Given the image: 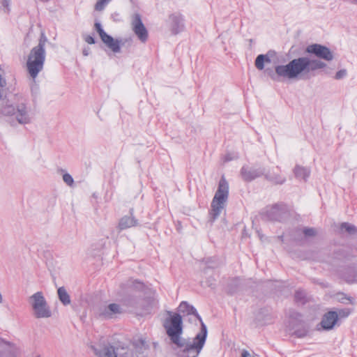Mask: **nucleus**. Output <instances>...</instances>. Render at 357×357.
<instances>
[{
    "label": "nucleus",
    "instance_id": "nucleus-1",
    "mask_svg": "<svg viewBox=\"0 0 357 357\" xmlns=\"http://www.w3.org/2000/svg\"><path fill=\"white\" fill-rule=\"evenodd\" d=\"M162 326L173 348L177 350L178 357H197L201 352L207 337V328L202 322L200 331L194 338L186 340L182 337L183 321L181 315L168 312V317Z\"/></svg>",
    "mask_w": 357,
    "mask_h": 357
},
{
    "label": "nucleus",
    "instance_id": "nucleus-2",
    "mask_svg": "<svg viewBox=\"0 0 357 357\" xmlns=\"http://www.w3.org/2000/svg\"><path fill=\"white\" fill-rule=\"evenodd\" d=\"M326 64L317 59H310L308 56L294 59L286 65H278L275 71L267 68L265 73L274 81H279L280 77L295 79L310 77L314 72L323 69Z\"/></svg>",
    "mask_w": 357,
    "mask_h": 357
},
{
    "label": "nucleus",
    "instance_id": "nucleus-3",
    "mask_svg": "<svg viewBox=\"0 0 357 357\" xmlns=\"http://www.w3.org/2000/svg\"><path fill=\"white\" fill-rule=\"evenodd\" d=\"M0 114L13 116L20 124L31 123L33 114L26 100L20 96L14 95L0 108Z\"/></svg>",
    "mask_w": 357,
    "mask_h": 357
},
{
    "label": "nucleus",
    "instance_id": "nucleus-4",
    "mask_svg": "<svg viewBox=\"0 0 357 357\" xmlns=\"http://www.w3.org/2000/svg\"><path fill=\"white\" fill-rule=\"evenodd\" d=\"M139 346L135 344L126 345L121 343H115L105 346L99 350H96L97 357H138L139 353L146 349L145 342L139 341Z\"/></svg>",
    "mask_w": 357,
    "mask_h": 357
},
{
    "label": "nucleus",
    "instance_id": "nucleus-5",
    "mask_svg": "<svg viewBox=\"0 0 357 357\" xmlns=\"http://www.w3.org/2000/svg\"><path fill=\"white\" fill-rule=\"evenodd\" d=\"M229 183L225 176L219 181L218 188L211 203L210 216L211 221L215 220L225 211L229 198Z\"/></svg>",
    "mask_w": 357,
    "mask_h": 357
},
{
    "label": "nucleus",
    "instance_id": "nucleus-6",
    "mask_svg": "<svg viewBox=\"0 0 357 357\" xmlns=\"http://www.w3.org/2000/svg\"><path fill=\"white\" fill-rule=\"evenodd\" d=\"M33 316L36 319H48L52 312L42 291H37L28 298Z\"/></svg>",
    "mask_w": 357,
    "mask_h": 357
},
{
    "label": "nucleus",
    "instance_id": "nucleus-7",
    "mask_svg": "<svg viewBox=\"0 0 357 357\" xmlns=\"http://www.w3.org/2000/svg\"><path fill=\"white\" fill-rule=\"evenodd\" d=\"M45 60V50L33 47L28 55L26 69L32 79H35L43 69Z\"/></svg>",
    "mask_w": 357,
    "mask_h": 357
},
{
    "label": "nucleus",
    "instance_id": "nucleus-8",
    "mask_svg": "<svg viewBox=\"0 0 357 357\" xmlns=\"http://www.w3.org/2000/svg\"><path fill=\"white\" fill-rule=\"evenodd\" d=\"M305 52L314 55L317 57L316 59L321 62V59L326 61H331L334 58L333 52L328 47L317 43L309 45L307 46ZM308 58L310 59V57ZM310 59H314L310 58ZM324 63L326 65L325 62ZM326 67V66L324 68Z\"/></svg>",
    "mask_w": 357,
    "mask_h": 357
},
{
    "label": "nucleus",
    "instance_id": "nucleus-9",
    "mask_svg": "<svg viewBox=\"0 0 357 357\" xmlns=\"http://www.w3.org/2000/svg\"><path fill=\"white\" fill-rule=\"evenodd\" d=\"M95 29L98 33L101 40L103 43L114 53L121 52V40L114 39L111 36L108 35L102 29L100 23H95Z\"/></svg>",
    "mask_w": 357,
    "mask_h": 357
},
{
    "label": "nucleus",
    "instance_id": "nucleus-10",
    "mask_svg": "<svg viewBox=\"0 0 357 357\" xmlns=\"http://www.w3.org/2000/svg\"><path fill=\"white\" fill-rule=\"evenodd\" d=\"M130 24L131 29L137 38L142 43H146L149 38V33L139 13H135L132 15Z\"/></svg>",
    "mask_w": 357,
    "mask_h": 357
},
{
    "label": "nucleus",
    "instance_id": "nucleus-11",
    "mask_svg": "<svg viewBox=\"0 0 357 357\" xmlns=\"http://www.w3.org/2000/svg\"><path fill=\"white\" fill-rule=\"evenodd\" d=\"M123 313L122 307L118 303H105L98 307V314L99 317L105 319H111L116 318L117 316Z\"/></svg>",
    "mask_w": 357,
    "mask_h": 357
},
{
    "label": "nucleus",
    "instance_id": "nucleus-12",
    "mask_svg": "<svg viewBox=\"0 0 357 357\" xmlns=\"http://www.w3.org/2000/svg\"><path fill=\"white\" fill-rule=\"evenodd\" d=\"M302 316L296 312H293L290 315V326L289 331H293L292 334L297 337H303L307 333V329L303 324L301 323Z\"/></svg>",
    "mask_w": 357,
    "mask_h": 357
},
{
    "label": "nucleus",
    "instance_id": "nucleus-13",
    "mask_svg": "<svg viewBox=\"0 0 357 357\" xmlns=\"http://www.w3.org/2000/svg\"><path fill=\"white\" fill-rule=\"evenodd\" d=\"M338 315L336 311H329L323 315L320 322L321 328L324 331L332 330L337 323Z\"/></svg>",
    "mask_w": 357,
    "mask_h": 357
},
{
    "label": "nucleus",
    "instance_id": "nucleus-14",
    "mask_svg": "<svg viewBox=\"0 0 357 357\" xmlns=\"http://www.w3.org/2000/svg\"><path fill=\"white\" fill-rule=\"evenodd\" d=\"M168 26L172 33L176 35L184 30V24L182 17L178 14H172L169 16Z\"/></svg>",
    "mask_w": 357,
    "mask_h": 357
},
{
    "label": "nucleus",
    "instance_id": "nucleus-15",
    "mask_svg": "<svg viewBox=\"0 0 357 357\" xmlns=\"http://www.w3.org/2000/svg\"><path fill=\"white\" fill-rule=\"evenodd\" d=\"M8 91L7 82L3 76V72L0 69V108L8 102L10 98L6 99Z\"/></svg>",
    "mask_w": 357,
    "mask_h": 357
},
{
    "label": "nucleus",
    "instance_id": "nucleus-16",
    "mask_svg": "<svg viewBox=\"0 0 357 357\" xmlns=\"http://www.w3.org/2000/svg\"><path fill=\"white\" fill-rule=\"evenodd\" d=\"M293 172L296 178L303 179L305 181L310 176V168L296 165L293 169Z\"/></svg>",
    "mask_w": 357,
    "mask_h": 357
},
{
    "label": "nucleus",
    "instance_id": "nucleus-17",
    "mask_svg": "<svg viewBox=\"0 0 357 357\" xmlns=\"http://www.w3.org/2000/svg\"><path fill=\"white\" fill-rule=\"evenodd\" d=\"M264 175L266 180L275 185H282L286 181V178L277 172L269 171Z\"/></svg>",
    "mask_w": 357,
    "mask_h": 357
},
{
    "label": "nucleus",
    "instance_id": "nucleus-18",
    "mask_svg": "<svg viewBox=\"0 0 357 357\" xmlns=\"http://www.w3.org/2000/svg\"><path fill=\"white\" fill-rule=\"evenodd\" d=\"M137 220L132 216H124L123 217L119 223V228L120 230H124L132 227L136 226Z\"/></svg>",
    "mask_w": 357,
    "mask_h": 357
},
{
    "label": "nucleus",
    "instance_id": "nucleus-19",
    "mask_svg": "<svg viewBox=\"0 0 357 357\" xmlns=\"http://www.w3.org/2000/svg\"><path fill=\"white\" fill-rule=\"evenodd\" d=\"M243 284V282L238 278H232L227 283V291L230 294L238 292Z\"/></svg>",
    "mask_w": 357,
    "mask_h": 357
},
{
    "label": "nucleus",
    "instance_id": "nucleus-20",
    "mask_svg": "<svg viewBox=\"0 0 357 357\" xmlns=\"http://www.w3.org/2000/svg\"><path fill=\"white\" fill-rule=\"evenodd\" d=\"M281 213L282 208L278 205L273 206L267 210L268 218L271 220L280 221L281 220Z\"/></svg>",
    "mask_w": 357,
    "mask_h": 357
},
{
    "label": "nucleus",
    "instance_id": "nucleus-21",
    "mask_svg": "<svg viewBox=\"0 0 357 357\" xmlns=\"http://www.w3.org/2000/svg\"><path fill=\"white\" fill-rule=\"evenodd\" d=\"M59 301L64 305H69L71 302L70 296L66 289L63 287H59L57 290Z\"/></svg>",
    "mask_w": 357,
    "mask_h": 357
},
{
    "label": "nucleus",
    "instance_id": "nucleus-22",
    "mask_svg": "<svg viewBox=\"0 0 357 357\" xmlns=\"http://www.w3.org/2000/svg\"><path fill=\"white\" fill-rule=\"evenodd\" d=\"M178 310L181 312L183 313H187L188 314H195L196 317H197L199 319L200 317L197 314L196 310L191 305H188L186 302H182L178 307ZM201 323L203 322L202 320Z\"/></svg>",
    "mask_w": 357,
    "mask_h": 357
},
{
    "label": "nucleus",
    "instance_id": "nucleus-23",
    "mask_svg": "<svg viewBox=\"0 0 357 357\" xmlns=\"http://www.w3.org/2000/svg\"><path fill=\"white\" fill-rule=\"evenodd\" d=\"M59 172L62 176L63 181L69 187L74 186V179L72 176L68 174L65 169H60Z\"/></svg>",
    "mask_w": 357,
    "mask_h": 357
},
{
    "label": "nucleus",
    "instance_id": "nucleus-24",
    "mask_svg": "<svg viewBox=\"0 0 357 357\" xmlns=\"http://www.w3.org/2000/svg\"><path fill=\"white\" fill-rule=\"evenodd\" d=\"M296 232L299 234V236H303L304 238L314 236L316 234L314 229L307 227L296 229Z\"/></svg>",
    "mask_w": 357,
    "mask_h": 357
},
{
    "label": "nucleus",
    "instance_id": "nucleus-25",
    "mask_svg": "<svg viewBox=\"0 0 357 357\" xmlns=\"http://www.w3.org/2000/svg\"><path fill=\"white\" fill-rule=\"evenodd\" d=\"M262 174H264V169H251L247 172V181H252Z\"/></svg>",
    "mask_w": 357,
    "mask_h": 357
},
{
    "label": "nucleus",
    "instance_id": "nucleus-26",
    "mask_svg": "<svg viewBox=\"0 0 357 357\" xmlns=\"http://www.w3.org/2000/svg\"><path fill=\"white\" fill-rule=\"evenodd\" d=\"M265 312V310H261L257 315V321L261 324H266L271 320V316Z\"/></svg>",
    "mask_w": 357,
    "mask_h": 357
},
{
    "label": "nucleus",
    "instance_id": "nucleus-27",
    "mask_svg": "<svg viewBox=\"0 0 357 357\" xmlns=\"http://www.w3.org/2000/svg\"><path fill=\"white\" fill-rule=\"evenodd\" d=\"M265 55L259 54L255 60V66L258 70H263L264 68Z\"/></svg>",
    "mask_w": 357,
    "mask_h": 357
},
{
    "label": "nucleus",
    "instance_id": "nucleus-28",
    "mask_svg": "<svg viewBox=\"0 0 357 357\" xmlns=\"http://www.w3.org/2000/svg\"><path fill=\"white\" fill-rule=\"evenodd\" d=\"M341 229H345V231L349 234H354L356 232L357 229L354 225L348 224V223H342L341 225Z\"/></svg>",
    "mask_w": 357,
    "mask_h": 357
},
{
    "label": "nucleus",
    "instance_id": "nucleus-29",
    "mask_svg": "<svg viewBox=\"0 0 357 357\" xmlns=\"http://www.w3.org/2000/svg\"><path fill=\"white\" fill-rule=\"evenodd\" d=\"M238 158V154L236 152H229L223 158L222 162H227Z\"/></svg>",
    "mask_w": 357,
    "mask_h": 357
},
{
    "label": "nucleus",
    "instance_id": "nucleus-30",
    "mask_svg": "<svg viewBox=\"0 0 357 357\" xmlns=\"http://www.w3.org/2000/svg\"><path fill=\"white\" fill-rule=\"evenodd\" d=\"M46 41H47V38L45 36V34L43 33H42L40 38L39 39L38 45L37 46L34 47V48L41 50H45V46Z\"/></svg>",
    "mask_w": 357,
    "mask_h": 357
},
{
    "label": "nucleus",
    "instance_id": "nucleus-31",
    "mask_svg": "<svg viewBox=\"0 0 357 357\" xmlns=\"http://www.w3.org/2000/svg\"><path fill=\"white\" fill-rule=\"evenodd\" d=\"M109 1V0H98L95 6L96 10L98 11L102 10Z\"/></svg>",
    "mask_w": 357,
    "mask_h": 357
},
{
    "label": "nucleus",
    "instance_id": "nucleus-32",
    "mask_svg": "<svg viewBox=\"0 0 357 357\" xmlns=\"http://www.w3.org/2000/svg\"><path fill=\"white\" fill-rule=\"evenodd\" d=\"M291 238L296 242L301 243L304 239V236H299V234L297 233L296 229H295V231H294L292 234L291 235Z\"/></svg>",
    "mask_w": 357,
    "mask_h": 357
},
{
    "label": "nucleus",
    "instance_id": "nucleus-33",
    "mask_svg": "<svg viewBox=\"0 0 357 357\" xmlns=\"http://www.w3.org/2000/svg\"><path fill=\"white\" fill-rule=\"evenodd\" d=\"M338 318H345L347 317L350 314V310L349 309H342L339 310L337 312Z\"/></svg>",
    "mask_w": 357,
    "mask_h": 357
},
{
    "label": "nucleus",
    "instance_id": "nucleus-34",
    "mask_svg": "<svg viewBox=\"0 0 357 357\" xmlns=\"http://www.w3.org/2000/svg\"><path fill=\"white\" fill-rule=\"evenodd\" d=\"M347 75V70L344 69L337 71L335 74V78L336 79H341Z\"/></svg>",
    "mask_w": 357,
    "mask_h": 357
},
{
    "label": "nucleus",
    "instance_id": "nucleus-35",
    "mask_svg": "<svg viewBox=\"0 0 357 357\" xmlns=\"http://www.w3.org/2000/svg\"><path fill=\"white\" fill-rule=\"evenodd\" d=\"M84 39L85 42L89 44H94L95 43V40H94L93 37H92L91 36H85L84 37Z\"/></svg>",
    "mask_w": 357,
    "mask_h": 357
},
{
    "label": "nucleus",
    "instance_id": "nucleus-36",
    "mask_svg": "<svg viewBox=\"0 0 357 357\" xmlns=\"http://www.w3.org/2000/svg\"><path fill=\"white\" fill-rule=\"evenodd\" d=\"M304 297V293L300 291L296 292L295 298L296 300H301Z\"/></svg>",
    "mask_w": 357,
    "mask_h": 357
},
{
    "label": "nucleus",
    "instance_id": "nucleus-37",
    "mask_svg": "<svg viewBox=\"0 0 357 357\" xmlns=\"http://www.w3.org/2000/svg\"><path fill=\"white\" fill-rule=\"evenodd\" d=\"M272 52H269L268 54H264L265 55V63H271V56L272 55Z\"/></svg>",
    "mask_w": 357,
    "mask_h": 357
},
{
    "label": "nucleus",
    "instance_id": "nucleus-38",
    "mask_svg": "<svg viewBox=\"0 0 357 357\" xmlns=\"http://www.w3.org/2000/svg\"><path fill=\"white\" fill-rule=\"evenodd\" d=\"M90 53V48L89 47H86L82 51V54L84 56H88Z\"/></svg>",
    "mask_w": 357,
    "mask_h": 357
},
{
    "label": "nucleus",
    "instance_id": "nucleus-39",
    "mask_svg": "<svg viewBox=\"0 0 357 357\" xmlns=\"http://www.w3.org/2000/svg\"><path fill=\"white\" fill-rule=\"evenodd\" d=\"M346 280H347L348 282H357V274L355 275L354 278H346Z\"/></svg>",
    "mask_w": 357,
    "mask_h": 357
},
{
    "label": "nucleus",
    "instance_id": "nucleus-40",
    "mask_svg": "<svg viewBox=\"0 0 357 357\" xmlns=\"http://www.w3.org/2000/svg\"><path fill=\"white\" fill-rule=\"evenodd\" d=\"M10 0H2V4L4 7H7L8 6Z\"/></svg>",
    "mask_w": 357,
    "mask_h": 357
},
{
    "label": "nucleus",
    "instance_id": "nucleus-41",
    "mask_svg": "<svg viewBox=\"0 0 357 357\" xmlns=\"http://www.w3.org/2000/svg\"><path fill=\"white\" fill-rule=\"evenodd\" d=\"M247 357H255L254 353H252V354H251L250 353L247 351Z\"/></svg>",
    "mask_w": 357,
    "mask_h": 357
},
{
    "label": "nucleus",
    "instance_id": "nucleus-42",
    "mask_svg": "<svg viewBox=\"0 0 357 357\" xmlns=\"http://www.w3.org/2000/svg\"><path fill=\"white\" fill-rule=\"evenodd\" d=\"M351 2L354 4V5H356L357 6V0H351Z\"/></svg>",
    "mask_w": 357,
    "mask_h": 357
},
{
    "label": "nucleus",
    "instance_id": "nucleus-43",
    "mask_svg": "<svg viewBox=\"0 0 357 357\" xmlns=\"http://www.w3.org/2000/svg\"><path fill=\"white\" fill-rule=\"evenodd\" d=\"M241 357H245V351H243L241 353Z\"/></svg>",
    "mask_w": 357,
    "mask_h": 357
},
{
    "label": "nucleus",
    "instance_id": "nucleus-44",
    "mask_svg": "<svg viewBox=\"0 0 357 357\" xmlns=\"http://www.w3.org/2000/svg\"><path fill=\"white\" fill-rule=\"evenodd\" d=\"M2 302H3V297H2L1 294L0 293V304L2 303Z\"/></svg>",
    "mask_w": 357,
    "mask_h": 357
}]
</instances>
